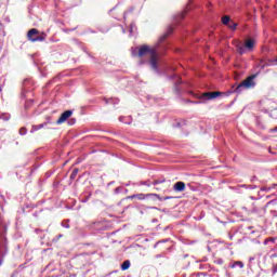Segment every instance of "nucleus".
<instances>
[{
  "mask_svg": "<svg viewBox=\"0 0 277 277\" xmlns=\"http://www.w3.org/2000/svg\"><path fill=\"white\" fill-rule=\"evenodd\" d=\"M119 120H120V121H123V117H120Z\"/></svg>",
  "mask_w": 277,
  "mask_h": 277,
  "instance_id": "a878e982",
  "label": "nucleus"
},
{
  "mask_svg": "<svg viewBox=\"0 0 277 277\" xmlns=\"http://www.w3.org/2000/svg\"><path fill=\"white\" fill-rule=\"evenodd\" d=\"M148 197H157L159 200H161L160 196L156 193H147V195H145L144 193H140L138 195L129 196L128 199L133 200L134 198H136L137 200L143 201L146 200V198Z\"/></svg>",
  "mask_w": 277,
  "mask_h": 277,
  "instance_id": "39448f33",
  "label": "nucleus"
},
{
  "mask_svg": "<svg viewBox=\"0 0 277 277\" xmlns=\"http://www.w3.org/2000/svg\"><path fill=\"white\" fill-rule=\"evenodd\" d=\"M4 263L3 259H0V266Z\"/></svg>",
  "mask_w": 277,
  "mask_h": 277,
  "instance_id": "b1692460",
  "label": "nucleus"
},
{
  "mask_svg": "<svg viewBox=\"0 0 277 277\" xmlns=\"http://www.w3.org/2000/svg\"><path fill=\"white\" fill-rule=\"evenodd\" d=\"M275 186H276L275 184H273L272 186H262V187H261V190L268 193V192L272 190Z\"/></svg>",
  "mask_w": 277,
  "mask_h": 277,
  "instance_id": "ddd939ff",
  "label": "nucleus"
},
{
  "mask_svg": "<svg viewBox=\"0 0 277 277\" xmlns=\"http://www.w3.org/2000/svg\"><path fill=\"white\" fill-rule=\"evenodd\" d=\"M172 197H164L163 200H170Z\"/></svg>",
  "mask_w": 277,
  "mask_h": 277,
  "instance_id": "393cba45",
  "label": "nucleus"
},
{
  "mask_svg": "<svg viewBox=\"0 0 277 277\" xmlns=\"http://www.w3.org/2000/svg\"><path fill=\"white\" fill-rule=\"evenodd\" d=\"M238 27L237 22L230 19V22L227 25V28L232 29V30H236V28Z\"/></svg>",
  "mask_w": 277,
  "mask_h": 277,
  "instance_id": "1a4fd4ad",
  "label": "nucleus"
},
{
  "mask_svg": "<svg viewBox=\"0 0 277 277\" xmlns=\"http://www.w3.org/2000/svg\"><path fill=\"white\" fill-rule=\"evenodd\" d=\"M173 30L174 28L172 26H169L167 28V32L160 36V39L153 48H149L148 45H142L141 48H138L137 53L136 51H133V55L143 58L146 54H149L150 66L153 69L157 70L159 55L164 54L167 51L168 43L166 42V39L172 35Z\"/></svg>",
  "mask_w": 277,
  "mask_h": 277,
  "instance_id": "f257e3e1",
  "label": "nucleus"
},
{
  "mask_svg": "<svg viewBox=\"0 0 277 277\" xmlns=\"http://www.w3.org/2000/svg\"><path fill=\"white\" fill-rule=\"evenodd\" d=\"M233 45L236 47L238 54L243 55L246 52H253L254 47L256 44V40L254 38H247L245 42L240 40H234Z\"/></svg>",
  "mask_w": 277,
  "mask_h": 277,
  "instance_id": "f03ea898",
  "label": "nucleus"
},
{
  "mask_svg": "<svg viewBox=\"0 0 277 277\" xmlns=\"http://www.w3.org/2000/svg\"><path fill=\"white\" fill-rule=\"evenodd\" d=\"M186 185L184 182H176L173 185V190H175V193H183V190H185Z\"/></svg>",
  "mask_w": 277,
  "mask_h": 277,
  "instance_id": "6e6552de",
  "label": "nucleus"
},
{
  "mask_svg": "<svg viewBox=\"0 0 277 277\" xmlns=\"http://www.w3.org/2000/svg\"><path fill=\"white\" fill-rule=\"evenodd\" d=\"M70 116H72V110L68 109V110H65L57 119L56 123L58 126L61 124H64V122H66Z\"/></svg>",
  "mask_w": 277,
  "mask_h": 277,
  "instance_id": "0eeeda50",
  "label": "nucleus"
},
{
  "mask_svg": "<svg viewBox=\"0 0 277 277\" xmlns=\"http://www.w3.org/2000/svg\"><path fill=\"white\" fill-rule=\"evenodd\" d=\"M43 127H44V124H43V123H41V124H37V126H32V130L37 131V130L42 129Z\"/></svg>",
  "mask_w": 277,
  "mask_h": 277,
  "instance_id": "2eb2a0df",
  "label": "nucleus"
},
{
  "mask_svg": "<svg viewBox=\"0 0 277 277\" xmlns=\"http://www.w3.org/2000/svg\"><path fill=\"white\" fill-rule=\"evenodd\" d=\"M186 14H187V12L185 11V12H183V13L180 14V17H181V18H184V16H185Z\"/></svg>",
  "mask_w": 277,
  "mask_h": 277,
  "instance_id": "412c9836",
  "label": "nucleus"
},
{
  "mask_svg": "<svg viewBox=\"0 0 277 277\" xmlns=\"http://www.w3.org/2000/svg\"><path fill=\"white\" fill-rule=\"evenodd\" d=\"M79 173V169L78 168H75L72 171H71V175H70V180L74 181L77 175Z\"/></svg>",
  "mask_w": 277,
  "mask_h": 277,
  "instance_id": "f8f14e48",
  "label": "nucleus"
},
{
  "mask_svg": "<svg viewBox=\"0 0 277 277\" xmlns=\"http://www.w3.org/2000/svg\"><path fill=\"white\" fill-rule=\"evenodd\" d=\"M258 74H252L251 76L247 77L243 82L239 83L235 89L234 92L241 93L243 89L250 90L254 89L256 83L254 82Z\"/></svg>",
  "mask_w": 277,
  "mask_h": 277,
  "instance_id": "7ed1b4c3",
  "label": "nucleus"
},
{
  "mask_svg": "<svg viewBox=\"0 0 277 277\" xmlns=\"http://www.w3.org/2000/svg\"><path fill=\"white\" fill-rule=\"evenodd\" d=\"M40 31L37 30V28H31L28 32H27V39L32 42H44L45 38H47V34L42 32V35H39Z\"/></svg>",
  "mask_w": 277,
  "mask_h": 277,
  "instance_id": "20e7f679",
  "label": "nucleus"
},
{
  "mask_svg": "<svg viewBox=\"0 0 277 277\" xmlns=\"http://www.w3.org/2000/svg\"><path fill=\"white\" fill-rule=\"evenodd\" d=\"M267 241L275 242V238L274 237H269V238H267V240H265V243H267Z\"/></svg>",
  "mask_w": 277,
  "mask_h": 277,
  "instance_id": "6ab92c4d",
  "label": "nucleus"
},
{
  "mask_svg": "<svg viewBox=\"0 0 277 277\" xmlns=\"http://www.w3.org/2000/svg\"><path fill=\"white\" fill-rule=\"evenodd\" d=\"M236 265H238L239 268H243V263H241V262H236V263H234V264L232 265V268H235Z\"/></svg>",
  "mask_w": 277,
  "mask_h": 277,
  "instance_id": "4468645a",
  "label": "nucleus"
},
{
  "mask_svg": "<svg viewBox=\"0 0 277 277\" xmlns=\"http://www.w3.org/2000/svg\"><path fill=\"white\" fill-rule=\"evenodd\" d=\"M221 22L225 25V27H228L230 17L228 15H225L222 17Z\"/></svg>",
  "mask_w": 277,
  "mask_h": 277,
  "instance_id": "9b49d317",
  "label": "nucleus"
},
{
  "mask_svg": "<svg viewBox=\"0 0 277 277\" xmlns=\"http://www.w3.org/2000/svg\"><path fill=\"white\" fill-rule=\"evenodd\" d=\"M19 134L21 135H26L27 134V129L26 128H21L19 129Z\"/></svg>",
  "mask_w": 277,
  "mask_h": 277,
  "instance_id": "dca6fc26",
  "label": "nucleus"
},
{
  "mask_svg": "<svg viewBox=\"0 0 277 277\" xmlns=\"http://www.w3.org/2000/svg\"><path fill=\"white\" fill-rule=\"evenodd\" d=\"M274 200L268 201V203L266 206L273 205Z\"/></svg>",
  "mask_w": 277,
  "mask_h": 277,
  "instance_id": "5701e85b",
  "label": "nucleus"
},
{
  "mask_svg": "<svg viewBox=\"0 0 277 277\" xmlns=\"http://www.w3.org/2000/svg\"><path fill=\"white\" fill-rule=\"evenodd\" d=\"M63 237V235H58V238H62Z\"/></svg>",
  "mask_w": 277,
  "mask_h": 277,
  "instance_id": "bb28decb",
  "label": "nucleus"
},
{
  "mask_svg": "<svg viewBox=\"0 0 277 277\" xmlns=\"http://www.w3.org/2000/svg\"><path fill=\"white\" fill-rule=\"evenodd\" d=\"M131 267V262H130V260H126L123 263H122V265H121V269L122 271H127V269H129Z\"/></svg>",
  "mask_w": 277,
  "mask_h": 277,
  "instance_id": "9d476101",
  "label": "nucleus"
},
{
  "mask_svg": "<svg viewBox=\"0 0 277 277\" xmlns=\"http://www.w3.org/2000/svg\"><path fill=\"white\" fill-rule=\"evenodd\" d=\"M223 93L222 92H205V93H201L200 95V98L201 100H215L216 97H220L222 96Z\"/></svg>",
  "mask_w": 277,
  "mask_h": 277,
  "instance_id": "423d86ee",
  "label": "nucleus"
},
{
  "mask_svg": "<svg viewBox=\"0 0 277 277\" xmlns=\"http://www.w3.org/2000/svg\"><path fill=\"white\" fill-rule=\"evenodd\" d=\"M271 132H272V133H275V132H277V126H276V128H274V129H271Z\"/></svg>",
  "mask_w": 277,
  "mask_h": 277,
  "instance_id": "4be33fe9",
  "label": "nucleus"
},
{
  "mask_svg": "<svg viewBox=\"0 0 277 277\" xmlns=\"http://www.w3.org/2000/svg\"><path fill=\"white\" fill-rule=\"evenodd\" d=\"M75 124H76V119L75 118L69 119L68 126H75Z\"/></svg>",
  "mask_w": 277,
  "mask_h": 277,
  "instance_id": "f3484780",
  "label": "nucleus"
},
{
  "mask_svg": "<svg viewBox=\"0 0 277 277\" xmlns=\"http://www.w3.org/2000/svg\"><path fill=\"white\" fill-rule=\"evenodd\" d=\"M273 273H274V275H275V273H277V264L273 265Z\"/></svg>",
  "mask_w": 277,
  "mask_h": 277,
  "instance_id": "aec40b11",
  "label": "nucleus"
},
{
  "mask_svg": "<svg viewBox=\"0 0 277 277\" xmlns=\"http://www.w3.org/2000/svg\"><path fill=\"white\" fill-rule=\"evenodd\" d=\"M274 62H277V57L274 60Z\"/></svg>",
  "mask_w": 277,
  "mask_h": 277,
  "instance_id": "cd10ccee",
  "label": "nucleus"
},
{
  "mask_svg": "<svg viewBox=\"0 0 277 277\" xmlns=\"http://www.w3.org/2000/svg\"><path fill=\"white\" fill-rule=\"evenodd\" d=\"M164 182H166V180H163V181H154V182L151 183V185L157 186V185H159L160 183H164Z\"/></svg>",
  "mask_w": 277,
  "mask_h": 277,
  "instance_id": "a211bd4d",
  "label": "nucleus"
}]
</instances>
